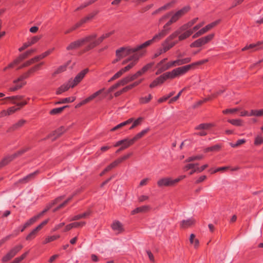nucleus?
<instances>
[{
    "label": "nucleus",
    "instance_id": "79ce46f5",
    "mask_svg": "<svg viewBox=\"0 0 263 263\" xmlns=\"http://www.w3.org/2000/svg\"><path fill=\"white\" fill-rule=\"evenodd\" d=\"M221 147V144H216L211 147H208L206 148L204 150V152L207 153L209 152H218L220 151Z\"/></svg>",
    "mask_w": 263,
    "mask_h": 263
},
{
    "label": "nucleus",
    "instance_id": "09e8293b",
    "mask_svg": "<svg viewBox=\"0 0 263 263\" xmlns=\"http://www.w3.org/2000/svg\"><path fill=\"white\" fill-rule=\"evenodd\" d=\"M136 52H134L135 53L128 59V61L133 60L134 61L132 62V63H135L136 64L137 61L140 58V57H142L143 54V53H138Z\"/></svg>",
    "mask_w": 263,
    "mask_h": 263
},
{
    "label": "nucleus",
    "instance_id": "c756f323",
    "mask_svg": "<svg viewBox=\"0 0 263 263\" xmlns=\"http://www.w3.org/2000/svg\"><path fill=\"white\" fill-rule=\"evenodd\" d=\"M149 209L150 206L149 205H143L135 209L131 212V214L135 215L140 213H145L148 211Z\"/></svg>",
    "mask_w": 263,
    "mask_h": 263
},
{
    "label": "nucleus",
    "instance_id": "864d4df0",
    "mask_svg": "<svg viewBox=\"0 0 263 263\" xmlns=\"http://www.w3.org/2000/svg\"><path fill=\"white\" fill-rule=\"evenodd\" d=\"M13 160L11 155L8 156L5 158H4L2 161H1L3 165L5 166L8 164L11 161Z\"/></svg>",
    "mask_w": 263,
    "mask_h": 263
},
{
    "label": "nucleus",
    "instance_id": "774afa93",
    "mask_svg": "<svg viewBox=\"0 0 263 263\" xmlns=\"http://www.w3.org/2000/svg\"><path fill=\"white\" fill-rule=\"evenodd\" d=\"M183 89L181 90V91H180L177 94V96H176L175 97H173L170 100H169V102L168 103L170 104L171 103H172L173 102H175L176 101L178 98L180 97V95H181L182 92H183Z\"/></svg>",
    "mask_w": 263,
    "mask_h": 263
},
{
    "label": "nucleus",
    "instance_id": "a211bd4d",
    "mask_svg": "<svg viewBox=\"0 0 263 263\" xmlns=\"http://www.w3.org/2000/svg\"><path fill=\"white\" fill-rule=\"evenodd\" d=\"M27 121L24 119H21L16 123L10 126L7 130V133H12L15 130H18L23 127L26 123Z\"/></svg>",
    "mask_w": 263,
    "mask_h": 263
},
{
    "label": "nucleus",
    "instance_id": "6ab92c4d",
    "mask_svg": "<svg viewBox=\"0 0 263 263\" xmlns=\"http://www.w3.org/2000/svg\"><path fill=\"white\" fill-rule=\"evenodd\" d=\"M133 155V153H129L127 154L126 155H125L117 159H116L115 161L111 163L108 166L110 168V170H112V168L116 167L119 164L122 163L124 160L128 159L132 155Z\"/></svg>",
    "mask_w": 263,
    "mask_h": 263
},
{
    "label": "nucleus",
    "instance_id": "dca6fc26",
    "mask_svg": "<svg viewBox=\"0 0 263 263\" xmlns=\"http://www.w3.org/2000/svg\"><path fill=\"white\" fill-rule=\"evenodd\" d=\"M104 90L105 88H103L95 92V93L90 95L89 97H87V98L80 102L79 104H78L76 107L77 108L80 107L81 106L89 102L90 101L96 98L97 97L101 95L104 91Z\"/></svg>",
    "mask_w": 263,
    "mask_h": 263
},
{
    "label": "nucleus",
    "instance_id": "393cba45",
    "mask_svg": "<svg viewBox=\"0 0 263 263\" xmlns=\"http://www.w3.org/2000/svg\"><path fill=\"white\" fill-rule=\"evenodd\" d=\"M195 223L196 220L193 218H191L186 220H183L180 222V227L182 229H187L194 225Z\"/></svg>",
    "mask_w": 263,
    "mask_h": 263
},
{
    "label": "nucleus",
    "instance_id": "680f3d73",
    "mask_svg": "<svg viewBox=\"0 0 263 263\" xmlns=\"http://www.w3.org/2000/svg\"><path fill=\"white\" fill-rule=\"evenodd\" d=\"M49 221V219H46L44 220L42 223H41L39 225H38L35 228H34L35 230L37 232L39 231L40 230L42 229V228L45 226Z\"/></svg>",
    "mask_w": 263,
    "mask_h": 263
},
{
    "label": "nucleus",
    "instance_id": "052dcab7",
    "mask_svg": "<svg viewBox=\"0 0 263 263\" xmlns=\"http://www.w3.org/2000/svg\"><path fill=\"white\" fill-rule=\"evenodd\" d=\"M41 39V36H33L30 40L28 41L30 44V45L31 46L36 43H37L40 39Z\"/></svg>",
    "mask_w": 263,
    "mask_h": 263
},
{
    "label": "nucleus",
    "instance_id": "4c0bfd02",
    "mask_svg": "<svg viewBox=\"0 0 263 263\" xmlns=\"http://www.w3.org/2000/svg\"><path fill=\"white\" fill-rule=\"evenodd\" d=\"M149 130L150 129L148 127L143 129L141 132L136 135L132 139L135 142L137 140L143 137Z\"/></svg>",
    "mask_w": 263,
    "mask_h": 263
},
{
    "label": "nucleus",
    "instance_id": "f8f14e48",
    "mask_svg": "<svg viewBox=\"0 0 263 263\" xmlns=\"http://www.w3.org/2000/svg\"><path fill=\"white\" fill-rule=\"evenodd\" d=\"M202 25L203 24H199L196 25L192 29H190L189 30H186L184 32H183L180 34L178 36L179 41H182L190 37L194 31L198 30L200 27H201Z\"/></svg>",
    "mask_w": 263,
    "mask_h": 263
},
{
    "label": "nucleus",
    "instance_id": "37998d69",
    "mask_svg": "<svg viewBox=\"0 0 263 263\" xmlns=\"http://www.w3.org/2000/svg\"><path fill=\"white\" fill-rule=\"evenodd\" d=\"M213 126L211 123H201L195 127L196 130L208 129Z\"/></svg>",
    "mask_w": 263,
    "mask_h": 263
},
{
    "label": "nucleus",
    "instance_id": "7ed1b4c3",
    "mask_svg": "<svg viewBox=\"0 0 263 263\" xmlns=\"http://www.w3.org/2000/svg\"><path fill=\"white\" fill-rule=\"evenodd\" d=\"M167 33H166V31L165 30H161L158 33L155 34L152 39L148 40L144 42V43L138 45L137 46L134 48H131L129 51L132 52H137L149 45L153 44L154 43L158 42L160 40H161L163 37H164Z\"/></svg>",
    "mask_w": 263,
    "mask_h": 263
},
{
    "label": "nucleus",
    "instance_id": "603ef678",
    "mask_svg": "<svg viewBox=\"0 0 263 263\" xmlns=\"http://www.w3.org/2000/svg\"><path fill=\"white\" fill-rule=\"evenodd\" d=\"M39 219V216H33L30 219H29L28 221H27L24 225L26 226L27 228L29 227L31 225L33 224L34 222L36 221V220Z\"/></svg>",
    "mask_w": 263,
    "mask_h": 263
},
{
    "label": "nucleus",
    "instance_id": "8fccbe9b",
    "mask_svg": "<svg viewBox=\"0 0 263 263\" xmlns=\"http://www.w3.org/2000/svg\"><path fill=\"white\" fill-rule=\"evenodd\" d=\"M28 150H29L28 148H23L20 151H18L16 153L11 155L12 158H13V159H14L15 158H17V157L21 156L22 155L24 154L25 152H27Z\"/></svg>",
    "mask_w": 263,
    "mask_h": 263
},
{
    "label": "nucleus",
    "instance_id": "3c124183",
    "mask_svg": "<svg viewBox=\"0 0 263 263\" xmlns=\"http://www.w3.org/2000/svg\"><path fill=\"white\" fill-rule=\"evenodd\" d=\"M35 61L34 59V58L30 59V60L26 61L25 63H24L22 65H21L18 69H22L24 67H28L31 64H33L34 63H35Z\"/></svg>",
    "mask_w": 263,
    "mask_h": 263
},
{
    "label": "nucleus",
    "instance_id": "bb28decb",
    "mask_svg": "<svg viewBox=\"0 0 263 263\" xmlns=\"http://www.w3.org/2000/svg\"><path fill=\"white\" fill-rule=\"evenodd\" d=\"M156 67L158 68L156 72V74L158 75L162 73L163 72L168 70L170 68L172 67L171 62H169L165 64H162L161 66H156Z\"/></svg>",
    "mask_w": 263,
    "mask_h": 263
},
{
    "label": "nucleus",
    "instance_id": "e2e57ef3",
    "mask_svg": "<svg viewBox=\"0 0 263 263\" xmlns=\"http://www.w3.org/2000/svg\"><path fill=\"white\" fill-rule=\"evenodd\" d=\"M81 27L79 23L78 22L74 26H73L71 28H69V29L67 30L65 32V34H68L70 32L73 31V30H76V29L78 28L79 27Z\"/></svg>",
    "mask_w": 263,
    "mask_h": 263
},
{
    "label": "nucleus",
    "instance_id": "4468645a",
    "mask_svg": "<svg viewBox=\"0 0 263 263\" xmlns=\"http://www.w3.org/2000/svg\"><path fill=\"white\" fill-rule=\"evenodd\" d=\"M198 18L196 17L192 20L191 21L188 22L187 23L183 24L181 26H180L178 29H177L175 32L177 33V34L179 35L183 32H184L186 30L190 29V28L195 24L198 21Z\"/></svg>",
    "mask_w": 263,
    "mask_h": 263
},
{
    "label": "nucleus",
    "instance_id": "f257e3e1",
    "mask_svg": "<svg viewBox=\"0 0 263 263\" xmlns=\"http://www.w3.org/2000/svg\"><path fill=\"white\" fill-rule=\"evenodd\" d=\"M209 61L208 59H204L192 63L189 65H186L181 67H179L174 69L171 71H168L163 73L159 77L156 78L150 84L149 87L154 88L158 85H162L165 81L168 79H174L176 77L182 76L187 73L191 69H194L197 66L204 64Z\"/></svg>",
    "mask_w": 263,
    "mask_h": 263
},
{
    "label": "nucleus",
    "instance_id": "4d7b16f0",
    "mask_svg": "<svg viewBox=\"0 0 263 263\" xmlns=\"http://www.w3.org/2000/svg\"><path fill=\"white\" fill-rule=\"evenodd\" d=\"M154 65V62H151L145 66H144L142 68L141 70L142 71V72L144 74L145 72H146L149 69L152 68V67Z\"/></svg>",
    "mask_w": 263,
    "mask_h": 263
},
{
    "label": "nucleus",
    "instance_id": "f03ea898",
    "mask_svg": "<svg viewBox=\"0 0 263 263\" xmlns=\"http://www.w3.org/2000/svg\"><path fill=\"white\" fill-rule=\"evenodd\" d=\"M190 6H185L176 12L171 17V19L164 25L163 30L166 31V33L167 34L171 30V28L169 26L176 23L181 17L184 16L187 12L190 10Z\"/></svg>",
    "mask_w": 263,
    "mask_h": 263
},
{
    "label": "nucleus",
    "instance_id": "a18cd8bd",
    "mask_svg": "<svg viewBox=\"0 0 263 263\" xmlns=\"http://www.w3.org/2000/svg\"><path fill=\"white\" fill-rule=\"evenodd\" d=\"M203 158V156L202 155H198L197 156H193L189 157L184 161V162H190L192 161H194L195 160H200Z\"/></svg>",
    "mask_w": 263,
    "mask_h": 263
},
{
    "label": "nucleus",
    "instance_id": "69168bd1",
    "mask_svg": "<svg viewBox=\"0 0 263 263\" xmlns=\"http://www.w3.org/2000/svg\"><path fill=\"white\" fill-rule=\"evenodd\" d=\"M197 165H198V163H189L184 167V170L186 171L194 168Z\"/></svg>",
    "mask_w": 263,
    "mask_h": 263
},
{
    "label": "nucleus",
    "instance_id": "9d476101",
    "mask_svg": "<svg viewBox=\"0 0 263 263\" xmlns=\"http://www.w3.org/2000/svg\"><path fill=\"white\" fill-rule=\"evenodd\" d=\"M105 39V37L104 34L99 37L97 40H96V39H93L91 42H88L89 44L85 47L84 51L87 52L93 49L100 45Z\"/></svg>",
    "mask_w": 263,
    "mask_h": 263
},
{
    "label": "nucleus",
    "instance_id": "49530a36",
    "mask_svg": "<svg viewBox=\"0 0 263 263\" xmlns=\"http://www.w3.org/2000/svg\"><path fill=\"white\" fill-rule=\"evenodd\" d=\"M249 116H256V117H261L263 116V109L256 110V109H252L251 110L250 113L249 114Z\"/></svg>",
    "mask_w": 263,
    "mask_h": 263
},
{
    "label": "nucleus",
    "instance_id": "9b49d317",
    "mask_svg": "<svg viewBox=\"0 0 263 263\" xmlns=\"http://www.w3.org/2000/svg\"><path fill=\"white\" fill-rule=\"evenodd\" d=\"M105 39V37L104 34L99 37L97 40H96V39H93L91 42H88L89 44L85 47L84 51L87 52L93 49L100 45Z\"/></svg>",
    "mask_w": 263,
    "mask_h": 263
},
{
    "label": "nucleus",
    "instance_id": "4be33fe9",
    "mask_svg": "<svg viewBox=\"0 0 263 263\" xmlns=\"http://www.w3.org/2000/svg\"><path fill=\"white\" fill-rule=\"evenodd\" d=\"M36 50L35 49H32L21 54L15 60H14V63H20L21 62L28 58L32 53L36 52Z\"/></svg>",
    "mask_w": 263,
    "mask_h": 263
},
{
    "label": "nucleus",
    "instance_id": "ddd939ff",
    "mask_svg": "<svg viewBox=\"0 0 263 263\" xmlns=\"http://www.w3.org/2000/svg\"><path fill=\"white\" fill-rule=\"evenodd\" d=\"M89 70L88 68L84 69L80 72L74 78L73 80H70L69 83L71 84V87H73L76 86L79 83H80L82 80L84 78L86 74L88 72Z\"/></svg>",
    "mask_w": 263,
    "mask_h": 263
},
{
    "label": "nucleus",
    "instance_id": "f3484780",
    "mask_svg": "<svg viewBox=\"0 0 263 263\" xmlns=\"http://www.w3.org/2000/svg\"><path fill=\"white\" fill-rule=\"evenodd\" d=\"M157 185L159 187L163 186H173L175 185L173 179L170 177H165L159 179L157 181Z\"/></svg>",
    "mask_w": 263,
    "mask_h": 263
},
{
    "label": "nucleus",
    "instance_id": "473e14b6",
    "mask_svg": "<svg viewBox=\"0 0 263 263\" xmlns=\"http://www.w3.org/2000/svg\"><path fill=\"white\" fill-rule=\"evenodd\" d=\"M13 84H14V85L12 87H10L9 88V91H15L18 89H20L24 85L26 84V82H17L16 83H13Z\"/></svg>",
    "mask_w": 263,
    "mask_h": 263
},
{
    "label": "nucleus",
    "instance_id": "de8ad7c7",
    "mask_svg": "<svg viewBox=\"0 0 263 263\" xmlns=\"http://www.w3.org/2000/svg\"><path fill=\"white\" fill-rule=\"evenodd\" d=\"M228 122L231 124L236 126H241L243 125V121L241 119H229Z\"/></svg>",
    "mask_w": 263,
    "mask_h": 263
},
{
    "label": "nucleus",
    "instance_id": "423d86ee",
    "mask_svg": "<svg viewBox=\"0 0 263 263\" xmlns=\"http://www.w3.org/2000/svg\"><path fill=\"white\" fill-rule=\"evenodd\" d=\"M177 36L178 37L179 35L177 34V32H175L174 31L171 34H170L162 43L161 45L162 47L160 48V49H161L163 53L166 52V51L169 50L171 48H172L176 44H177L178 43V42H179L178 40L170 42L172 40L175 39Z\"/></svg>",
    "mask_w": 263,
    "mask_h": 263
},
{
    "label": "nucleus",
    "instance_id": "f704fd0d",
    "mask_svg": "<svg viewBox=\"0 0 263 263\" xmlns=\"http://www.w3.org/2000/svg\"><path fill=\"white\" fill-rule=\"evenodd\" d=\"M54 48L50 49L47 50L46 51L44 52V53H42L41 54L35 56V57H34L35 62H37L40 60L45 58V57L51 54L54 50Z\"/></svg>",
    "mask_w": 263,
    "mask_h": 263
},
{
    "label": "nucleus",
    "instance_id": "c85d7f7f",
    "mask_svg": "<svg viewBox=\"0 0 263 263\" xmlns=\"http://www.w3.org/2000/svg\"><path fill=\"white\" fill-rule=\"evenodd\" d=\"M220 22V20H216L210 24H209L208 25H206L204 27L202 28L200 30L201 33L203 34L209 30L211 29L216 25H217Z\"/></svg>",
    "mask_w": 263,
    "mask_h": 263
},
{
    "label": "nucleus",
    "instance_id": "58836bf2",
    "mask_svg": "<svg viewBox=\"0 0 263 263\" xmlns=\"http://www.w3.org/2000/svg\"><path fill=\"white\" fill-rule=\"evenodd\" d=\"M76 97H70L64 98V99H61L59 101L56 102L55 103V104L57 105V104H60L73 102L76 100Z\"/></svg>",
    "mask_w": 263,
    "mask_h": 263
},
{
    "label": "nucleus",
    "instance_id": "a878e982",
    "mask_svg": "<svg viewBox=\"0 0 263 263\" xmlns=\"http://www.w3.org/2000/svg\"><path fill=\"white\" fill-rule=\"evenodd\" d=\"M135 65V63H130L128 65L125 66V67L121 69L119 71H118L117 73H116L114 77L116 79L120 78L124 72L128 71L129 69H130L132 67L134 66Z\"/></svg>",
    "mask_w": 263,
    "mask_h": 263
},
{
    "label": "nucleus",
    "instance_id": "39448f33",
    "mask_svg": "<svg viewBox=\"0 0 263 263\" xmlns=\"http://www.w3.org/2000/svg\"><path fill=\"white\" fill-rule=\"evenodd\" d=\"M97 37V33H94L91 34L84 37H83L76 41L71 42L68 46H67L66 49L67 50L76 49L81 47V46L83 45L84 44L91 42L93 39H96Z\"/></svg>",
    "mask_w": 263,
    "mask_h": 263
},
{
    "label": "nucleus",
    "instance_id": "ea45409f",
    "mask_svg": "<svg viewBox=\"0 0 263 263\" xmlns=\"http://www.w3.org/2000/svg\"><path fill=\"white\" fill-rule=\"evenodd\" d=\"M190 242L191 244L194 245V248L197 249L199 246V241L198 239L195 238V235L191 234L190 237Z\"/></svg>",
    "mask_w": 263,
    "mask_h": 263
},
{
    "label": "nucleus",
    "instance_id": "5701e85b",
    "mask_svg": "<svg viewBox=\"0 0 263 263\" xmlns=\"http://www.w3.org/2000/svg\"><path fill=\"white\" fill-rule=\"evenodd\" d=\"M99 11L98 10H94L93 11L88 14V15H87L86 17H84V18H82L79 22H78V23L81 26L83 24H85L93 19L94 17L99 13Z\"/></svg>",
    "mask_w": 263,
    "mask_h": 263
},
{
    "label": "nucleus",
    "instance_id": "0e129e2a",
    "mask_svg": "<svg viewBox=\"0 0 263 263\" xmlns=\"http://www.w3.org/2000/svg\"><path fill=\"white\" fill-rule=\"evenodd\" d=\"M86 224L85 222H74L71 223V225L72 226V228H76L78 227H82L85 226Z\"/></svg>",
    "mask_w": 263,
    "mask_h": 263
},
{
    "label": "nucleus",
    "instance_id": "e433bc0d",
    "mask_svg": "<svg viewBox=\"0 0 263 263\" xmlns=\"http://www.w3.org/2000/svg\"><path fill=\"white\" fill-rule=\"evenodd\" d=\"M68 107V105H65L61 107L53 108L49 111V114L51 115L60 114L64 110V109Z\"/></svg>",
    "mask_w": 263,
    "mask_h": 263
},
{
    "label": "nucleus",
    "instance_id": "a19ab883",
    "mask_svg": "<svg viewBox=\"0 0 263 263\" xmlns=\"http://www.w3.org/2000/svg\"><path fill=\"white\" fill-rule=\"evenodd\" d=\"M153 97L152 95L149 94L147 96L142 97L139 98V101L140 104H144L149 103L152 100Z\"/></svg>",
    "mask_w": 263,
    "mask_h": 263
},
{
    "label": "nucleus",
    "instance_id": "7c9ffc66",
    "mask_svg": "<svg viewBox=\"0 0 263 263\" xmlns=\"http://www.w3.org/2000/svg\"><path fill=\"white\" fill-rule=\"evenodd\" d=\"M131 48H125V47H121L119 49H117V50L120 51L119 53V55L120 59H121L123 57H125L128 55H129L130 53H134V52H132L130 51H129Z\"/></svg>",
    "mask_w": 263,
    "mask_h": 263
},
{
    "label": "nucleus",
    "instance_id": "2eb2a0df",
    "mask_svg": "<svg viewBox=\"0 0 263 263\" xmlns=\"http://www.w3.org/2000/svg\"><path fill=\"white\" fill-rule=\"evenodd\" d=\"M66 129L64 126H61L58 128L57 129L53 131L52 133L48 135L46 138L44 139V140H46L49 138H52L51 140L52 141L55 140L57 138L60 137L65 131Z\"/></svg>",
    "mask_w": 263,
    "mask_h": 263
},
{
    "label": "nucleus",
    "instance_id": "13d9d810",
    "mask_svg": "<svg viewBox=\"0 0 263 263\" xmlns=\"http://www.w3.org/2000/svg\"><path fill=\"white\" fill-rule=\"evenodd\" d=\"M65 197L64 195L59 196L57 198H56L54 200L52 201L51 202L49 203L48 204L50 205V207L52 208L53 205L56 204L58 202H60L61 200H62L63 199H64Z\"/></svg>",
    "mask_w": 263,
    "mask_h": 263
},
{
    "label": "nucleus",
    "instance_id": "1a4fd4ad",
    "mask_svg": "<svg viewBox=\"0 0 263 263\" xmlns=\"http://www.w3.org/2000/svg\"><path fill=\"white\" fill-rule=\"evenodd\" d=\"M214 36V33L209 34L206 36L201 37L195 41L194 42L191 44L190 47L192 48L200 47L211 41L213 39Z\"/></svg>",
    "mask_w": 263,
    "mask_h": 263
},
{
    "label": "nucleus",
    "instance_id": "aec40b11",
    "mask_svg": "<svg viewBox=\"0 0 263 263\" xmlns=\"http://www.w3.org/2000/svg\"><path fill=\"white\" fill-rule=\"evenodd\" d=\"M133 155V153H129L127 154L126 155H125L117 159H116L115 161L111 163L108 166L110 168V170H112V168L116 167L119 164L122 163L124 160L128 159L132 155Z\"/></svg>",
    "mask_w": 263,
    "mask_h": 263
},
{
    "label": "nucleus",
    "instance_id": "bf43d9fd",
    "mask_svg": "<svg viewBox=\"0 0 263 263\" xmlns=\"http://www.w3.org/2000/svg\"><path fill=\"white\" fill-rule=\"evenodd\" d=\"M263 143V137L260 135H258L255 138L254 145H259Z\"/></svg>",
    "mask_w": 263,
    "mask_h": 263
},
{
    "label": "nucleus",
    "instance_id": "72a5a7b5",
    "mask_svg": "<svg viewBox=\"0 0 263 263\" xmlns=\"http://www.w3.org/2000/svg\"><path fill=\"white\" fill-rule=\"evenodd\" d=\"M70 87H71V84L69 83V82L67 83L64 84L57 89L56 94L60 95L68 90Z\"/></svg>",
    "mask_w": 263,
    "mask_h": 263
},
{
    "label": "nucleus",
    "instance_id": "5fc2aeb1",
    "mask_svg": "<svg viewBox=\"0 0 263 263\" xmlns=\"http://www.w3.org/2000/svg\"><path fill=\"white\" fill-rule=\"evenodd\" d=\"M37 232L34 229L26 237L27 240H31L33 239L36 236Z\"/></svg>",
    "mask_w": 263,
    "mask_h": 263
},
{
    "label": "nucleus",
    "instance_id": "412c9836",
    "mask_svg": "<svg viewBox=\"0 0 263 263\" xmlns=\"http://www.w3.org/2000/svg\"><path fill=\"white\" fill-rule=\"evenodd\" d=\"M135 141L133 139H124L120 141H117L116 144L114 145V146L117 147L120 145L122 146L124 149H126L129 147L130 146L134 144Z\"/></svg>",
    "mask_w": 263,
    "mask_h": 263
},
{
    "label": "nucleus",
    "instance_id": "20e7f679",
    "mask_svg": "<svg viewBox=\"0 0 263 263\" xmlns=\"http://www.w3.org/2000/svg\"><path fill=\"white\" fill-rule=\"evenodd\" d=\"M167 33H166V31L165 30H161L158 33L155 34L152 39L148 40L144 42V43L138 45L137 46L134 48H131L129 51L132 52H137L149 45L153 44L154 43L158 42L160 40H161L163 37H164Z\"/></svg>",
    "mask_w": 263,
    "mask_h": 263
},
{
    "label": "nucleus",
    "instance_id": "b1692460",
    "mask_svg": "<svg viewBox=\"0 0 263 263\" xmlns=\"http://www.w3.org/2000/svg\"><path fill=\"white\" fill-rule=\"evenodd\" d=\"M39 173V171L37 170L33 173H30L23 178L20 179L18 181V182L21 183H26L31 180H33Z\"/></svg>",
    "mask_w": 263,
    "mask_h": 263
},
{
    "label": "nucleus",
    "instance_id": "6e6d98bb",
    "mask_svg": "<svg viewBox=\"0 0 263 263\" xmlns=\"http://www.w3.org/2000/svg\"><path fill=\"white\" fill-rule=\"evenodd\" d=\"M60 237L59 235H53L51 236H48V237L46 238L45 240L43 241L44 244H46L47 243H49L50 242L53 241L54 240H55L56 239H58Z\"/></svg>",
    "mask_w": 263,
    "mask_h": 263
},
{
    "label": "nucleus",
    "instance_id": "cd10ccee",
    "mask_svg": "<svg viewBox=\"0 0 263 263\" xmlns=\"http://www.w3.org/2000/svg\"><path fill=\"white\" fill-rule=\"evenodd\" d=\"M111 228L114 231L120 233L124 231L122 224L119 221H115L111 224Z\"/></svg>",
    "mask_w": 263,
    "mask_h": 263
},
{
    "label": "nucleus",
    "instance_id": "c9c22d12",
    "mask_svg": "<svg viewBox=\"0 0 263 263\" xmlns=\"http://www.w3.org/2000/svg\"><path fill=\"white\" fill-rule=\"evenodd\" d=\"M261 44V43L258 42L256 44H251L250 45H247L242 49V51H246L247 50H252V51H255L257 50V48Z\"/></svg>",
    "mask_w": 263,
    "mask_h": 263
},
{
    "label": "nucleus",
    "instance_id": "0eeeda50",
    "mask_svg": "<svg viewBox=\"0 0 263 263\" xmlns=\"http://www.w3.org/2000/svg\"><path fill=\"white\" fill-rule=\"evenodd\" d=\"M44 64V62H41L38 64L35 65L33 67L30 68L27 71L24 73L23 74L20 76L17 79L13 80V83H16L17 82H24V80L30 77L31 74L37 70L40 69L42 65Z\"/></svg>",
    "mask_w": 263,
    "mask_h": 263
},
{
    "label": "nucleus",
    "instance_id": "2f4dec72",
    "mask_svg": "<svg viewBox=\"0 0 263 263\" xmlns=\"http://www.w3.org/2000/svg\"><path fill=\"white\" fill-rule=\"evenodd\" d=\"M70 63V61H68L66 64L63 65H61L54 71L52 74V76L54 77L57 74L61 73L66 70L67 66Z\"/></svg>",
    "mask_w": 263,
    "mask_h": 263
},
{
    "label": "nucleus",
    "instance_id": "c03bdc74",
    "mask_svg": "<svg viewBox=\"0 0 263 263\" xmlns=\"http://www.w3.org/2000/svg\"><path fill=\"white\" fill-rule=\"evenodd\" d=\"M74 195H72L69 198H68L65 201H64L62 203L60 204L59 205H58L57 208L54 209L53 210V212H55L56 211H58L60 209L63 208L65 206L73 197Z\"/></svg>",
    "mask_w": 263,
    "mask_h": 263
},
{
    "label": "nucleus",
    "instance_id": "338daca9",
    "mask_svg": "<svg viewBox=\"0 0 263 263\" xmlns=\"http://www.w3.org/2000/svg\"><path fill=\"white\" fill-rule=\"evenodd\" d=\"M20 108H17L15 106H12L8 108L7 110L8 111V115H10L14 113L15 111L18 110Z\"/></svg>",
    "mask_w": 263,
    "mask_h": 263
},
{
    "label": "nucleus",
    "instance_id": "6e6552de",
    "mask_svg": "<svg viewBox=\"0 0 263 263\" xmlns=\"http://www.w3.org/2000/svg\"><path fill=\"white\" fill-rule=\"evenodd\" d=\"M23 248V245H18L12 248L5 256L2 257V261L6 262L14 257Z\"/></svg>",
    "mask_w": 263,
    "mask_h": 263
}]
</instances>
